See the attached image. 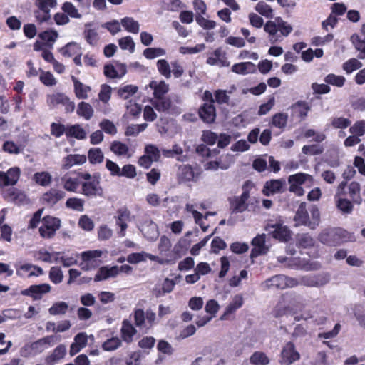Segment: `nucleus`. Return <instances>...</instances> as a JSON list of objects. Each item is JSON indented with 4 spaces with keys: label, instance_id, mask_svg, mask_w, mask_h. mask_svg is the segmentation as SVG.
Segmentation results:
<instances>
[{
    "label": "nucleus",
    "instance_id": "obj_55",
    "mask_svg": "<svg viewBox=\"0 0 365 365\" xmlns=\"http://www.w3.org/2000/svg\"><path fill=\"white\" fill-rule=\"evenodd\" d=\"M68 309L66 302H58L54 303L48 309V312L51 315L64 314Z\"/></svg>",
    "mask_w": 365,
    "mask_h": 365
},
{
    "label": "nucleus",
    "instance_id": "obj_40",
    "mask_svg": "<svg viewBox=\"0 0 365 365\" xmlns=\"http://www.w3.org/2000/svg\"><path fill=\"white\" fill-rule=\"evenodd\" d=\"M63 188L68 192H76L78 187V180L77 178H71L69 175L66 174L61 178Z\"/></svg>",
    "mask_w": 365,
    "mask_h": 365
},
{
    "label": "nucleus",
    "instance_id": "obj_16",
    "mask_svg": "<svg viewBox=\"0 0 365 365\" xmlns=\"http://www.w3.org/2000/svg\"><path fill=\"white\" fill-rule=\"evenodd\" d=\"M266 235L260 234L255 237L252 240L253 246L251 250L250 257L255 258L259 255H264L269 251V247L266 245Z\"/></svg>",
    "mask_w": 365,
    "mask_h": 365
},
{
    "label": "nucleus",
    "instance_id": "obj_23",
    "mask_svg": "<svg viewBox=\"0 0 365 365\" xmlns=\"http://www.w3.org/2000/svg\"><path fill=\"white\" fill-rule=\"evenodd\" d=\"M88 342V336L85 332H81L74 337V341L70 346L69 354L71 356L81 351L86 347Z\"/></svg>",
    "mask_w": 365,
    "mask_h": 365
},
{
    "label": "nucleus",
    "instance_id": "obj_56",
    "mask_svg": "<svg viewBox=\"0 0 365 365\" xmlns=\"http://www.w3.org/2000/svg\"><path fill=\"white\" fill-rule=\"evenodd\" d=\"M121 341L118 337H112L107 339L102 344V348L106 351H113L121 346Z\"/></svg>",
    "mask_w": 365,
    "mask_h": 365
},
{
    "label": "nucleus",
    "instance_id": "obj_49",
    "mask_svg": "<svg viewBox=\"0 0 365 365\" xmlns=\"http://www.w3.org/2000/svg\"><path fill=\"white\" fill-rule=\"evenodd\" d=\"M135 324L140 329H148L145 322V312L142 309H137L133 313Z\"/></svg>",
    "mask_w": 365,
    "mask_h": 365
},
{
    "label": "nucleus",
    "instance_id": "obj_25",
    "mask_svg": "<svg viewBox=\"0 0 365 365\" xmlns=\"http://www.w3.org/2000/svg\"><path fill=\"white\" fill-rule=\"evenodd\" d=\"M162 153L164 157L168 158H175L180 162L187 160V155H183V149L178 144H174L170 149H163Z\"/></svg>",
    "mask_w": 365,
    "mask_h": 365
},
{
    "label": "nucleus",
    "instance_id": "obj_58",
    "mask_svg": "<svg viewBox=\"0 0 365 365\" xmlns=\"http://www.w3.org/2000/svg\"><path fill=\"white\" fill-rule=\"evenodd\" d=\"M128 150L127 145L120 141H113L110 145V150L117 155H125Z\"/></svg>",
    "mask_w": 365,
    "mask_h": 365
},
{
    "label": "nucleus",
    "instance_id": "obj_5",
    "mask_svg": "<svg viewBox=\"0 0 365 365\" xmlns=\"http://www.w3.org/2000/svg\"><path fill=\"white\" fill-rule=\"evenodd\" d=\"M252 187V185L249 182H246L242 186V195L230 198L229 201L232 212L240 213L247 210V201L250 197V190Z\"/></svg>",
    "mask_w": 365,
    "mask_h": 365
},
{
    "label": "nucleus",
    "instance_id": "obj_50",
    "mask_svg": "<svg viewBox=\"0 0 365 365\" xmlns=\"http://www.w3.org/2000/svg\"><path fill=\"white\" fill-rule=\"evenodd\" d=\"M34 180L41 186H48L51 182L52 177L48 172H39L34 174Z\"/></svg>",
    "mask_w": 365,
    "mask_h": 365
},
{
    "label": "nucleus",
    "instance_id": "obj_8",
    "mask_svg": "<svg viewBox=\"0 0 365 365\" xmlns=\"http://www.w3.org/2000/svg\"><path fill=\"white\" fill-rule=\"evenodd\" d=\"M265 230L268 232L273 238L281 242H287L291 239L292 232L287 226L280 222L267 223Z\"/></svg>",
    "mask_w": 365,
    "mask_h": 365
},
{
    "label": "nucleus",
    "instance_id": "obj_24",
    "mask_svg": "<svg viewBox=\"0 0 365 365\" xmlns=\"http://www.w3.org/2000/svg\"><path fill=\"white\" fill-rule=\"evenodd\" d=\"M26 272L29 273L28 277H38L43 274V270L41 267L32 264H22L16 269V274L19 277H24Z\"/></svg>",
    "mask_w": 365,
    "mask_h": 365
},
{
    "label": "nucleus",
    "instance_id": "obj_37",
    "mask_svg": "<svg viewBox=\"0 0 365 365\" xmlns=\"http://www.w3.org/2000/svg\"><path fill=\"white\" fill-rule=\"evenodd\" d=\"M243 304V297L241 295H235L230 304L226 307L224 314L221 317V319H226L229 314L234 313L237 309Z\"/></svg>",
    "mask_w": 365,
    "mask_h": 365
},
{
    "label": "nucleus",
    "instance_id": "obj_43",
    "mask_svg": "<svg viewBox=\"0 0 365 365\" xmlns=\"http://www.w3.org/2000/svg\"><path fill=\"white\" fill-rule=\"evenodd\" d=\"M351 41L355 48L360 53L358 55L359 59L365 58V37L364 39H361L356 34H353L351 36Z\"/></svg>",
    "mask_w": 365,
    "mask_h": 365
},
{
    "label": "nucleus",
    "instance_id": "obj_15",
    "mask_svg": "<svg viewBox=\"0 0 365 365\" xmlns=\"http://www.w3.org/2000/svg\"><path fill=\"white\" fill-rule=\"evenodd\" d=\"M21 170L17 167L11 168L6 172L0 171V187L16 185Z\"/></svg>",
    "mask_w": 365,
    "mask_h": 365
},
{
    "label": "nucleus",
    "instance_id": "obj_10",
    "mask_svg": "<svg viewBox=\"0 0 365 365\" xmlns=\"http://www.w3.org/2000/svg\"><path fill=\"white\" fill-rule=\"evenodd\" d=\"M61 226L59 219L51 216L44 217L39 227L40 235L43 238H51Z\"/></svg>",
    "mask_w": 365,
    "mask_h": 365
},
{
    "label": "nucleus",
    "instance_id": "obj_31",
    "mask_svg": "<svg viewBox=\"0 0 365 365\" xmlns=\"http://www.w3.org/2000/svg\"><path fill=\"white\" fill-rule=\"evenodd\" d=\"M360 191L361 187L359 182L353 181L349 184L348 195L353 203L360 205L362 202Z\"/></svg>",
    "mask_w": 365,
    "mask_h": 365
},
{
    "label": "nucleus",
    "instance_id": "obj_17",
    "mask_svg": "<svg viewBox=\"0 0 365 365\" xmlns=\"http://www.w3.org/2000/svg\"><path fill=\"white\" fill-rule=\"evenodd\" d=\"M99 176L94 175V179L82 183V192L88 197L101 196L103 190L100 185Z\"/></svg>",
    "mask_w": 365,
    "mask_h": 365
},
{
    "label": "nucleus",
    "instance_id": "obj_11",
    "mask_svg": "<svg viewBox=\"0 0 365 365\" xmlns=\"http://www.w3.org/2000/svg\"><path fill=\"white\" fill-rule=\"evenodd\" d=\"M51 287L49 284H33L28 288L22 289L20 294L22 296L29 297L33 300H40L43 296L51 292Z\"/></svg>",
    "mask_w": 365,
    "mask_h": 365
},
{
    "label": "nucleus",
    "instance_id": "obj_63",
    "mask_svg": "<svg viewBox=\"0 0 365 365\" xmlns=\"http://www.w3.org/2000/svg\"><path fill=\"white\" fill-rule=\"evenodd\" d=\"M127 113L136 118L142 111L141 106L133 101H129L126 103Z\"/></svg>",
    "mask_w": 365,
    "mask_h": 365
},
{
    "label": "nucleus",
    "instance_id": "obj_36",
    "mask_svg": "<svg viewBox=\"0 0 365 365\" xmlns=\"http://www.w3.org/2000/svg\"><path fill=\"white\" fill-rule=\"evenodd\" d=\"M149 86L154 91L155 98L163 97L169 90V85L163 81L160 82L153 81L150 83Z\"/></svg>",
    "mask_w": 365,
    "mask_h": 365
},
{
    "label": "nucleus",
    "instance_id": "obj_42",
    "mask_svg": "<svg viewBox=\"0 0 365 365\" xmlns=\"http://www.w3.org/2000/svg\"><path fill=\"white\" fill-rule=\"evenodd\" d=\"M151 103L153 106L159 112H165L171 106V101L170 98L164 97L155 98Z\"/></svg>",
    "mask_w": 365,
    "mask_h": 365
},
{
    "label": "nucleus",
    "instance_id": "obj_1",
    "mask_svg": "<svg viewBox=\"0 0 365 365\" xmlns=\"http://www.w3.org/2000/svg\"><path fill=\"white\" fill-rule=\"evenodd\" d=\"M284 295L287 297V299L292 314L300 313V315L294 317L295 321L308 320L314 318V312L307 309L308 306V300L307 299L294 293H287Z\"/></svg>",
    "mask_w": 365,
    "mask_h": 365
},
{
    "label": "nucleus",
    "instance_id": "obj_21",
    "mask_svg": "<svg viewBox=\"0 0 365 365\" xmlns=\"http://www.w3.org/2000/svg\"><path fill=\"white\" fill-rule=\"evenodd\" d=\"M119 273V267L118 266H103L97 272L95 277V282L106 280L109 278L115 277Z\"/></svg>",
    "mask_w": 365,
    "mask_h": 365
},
{
    "label": "nucleus",
    "instance_id": "obj_26",
    "mask_svg": "<svg viewBox=\"0 0 365 365\" xmlns=\"http://www.w3.org/2000/svg\"><path fill=\"white\" fill-rule=\"evenodd\" d=\"M144 236L150 241L155 240L159 235L158 226L151 220L145 221L140 228Z\"/></svg>",
    "mask_w": 365,
    "mask_h": 365
},
{
    "label": "nucleus",
    "instance_id": "obj_18",
    "mask_svg": "<svg viewBox=\"0 0 365 365\" xmlns=\"http://www.w3.org/2000/svg\"><path fill=\"white\" fill-rule=\"evenodd\" d=\"M213 102L212 99L210 102L204 103L199 110L200 117L205 123H211L215 119L216 113Z\"/></svg>",
    "mask_w": 365,
    "mask_h": 365
},
{
    "label": "nucleus",
    "instance_id": "obj_47",
    "mask_svg": "<svg viewBox=\"0 0 365 365\" xmlns=\"http://www.w3.org/2000/svg\"><path fill=\"white\" fill-rule=\"evenodd\" d=\"M77 113L86 120H89L93 116V109L89 103L82 101L78 105Z\"/></svg>",
    "mask_w": 365,
    "mask_h": 365
},
{
    "label": "nucleus",
    "instance_id": "obj_32",
    "mask_svg": "<svg viewBox=\"0 0 365 365\" xmlns=\"http://www.w3.org/2000/svg\"><path fill=\"white\" fill-rule=\"evenodd\" d=\"M312 181L313 178L310 175L303 173L291 175L288 178L289 183H293L299 185L307 184V185L309 186L312 184Z\"/></svg>",
    "mask_w": 365,
    "mask_h": 365
},
{
    "label": "nucleus",
    "instance_id": "obj_33",
    "mask_svg": "<svg viewBox=\"0 0 365 365\" xmlns=\"http://www.w3.org/2000/svg\"><path fill=\"white\" fill-rule=\"evenodd\" d=\"M232 71L237 74L246 75L254 73L255 71V66L252 62L238 63L232 66Z\"/></svg>",
    "mask_w": 365,
    "mask_h": 365
},
{
    "label": "nucleus",
    "instance_id": "obj_4",
    "mask_svg": "<svg viewBox=\"0 0 365 365\" xmlns=\"http://www.w3.org/2000/svg\"><path fill=\"white\" fill-rule=\"evenodd\" d=\"M348 232L344 229L336 227L324 230L319 235V241L324 245L336 246L346 242Z\"/></svg>",
    "mask_w": 365,
    "mask_h": 365
},
{
    "label": "nucleus",
    "instance_id": "obj_22",
    "mask_svg": "<svg viewBox=\"0 0 365 365\" xmlns=\"http://www.w3.org/2000/svg\"><path fill=\"white\" fill-rule=\"evenodd\" d=\"M118 215L115 217L116 219V225L120 227V230L118 234L120 237H124L125 235V230L128 227L127 222L130 221V211L125 208H121L117 212Z\"/></svg>",
    "mask_w": 365,
    "mask_h": 365
},
{
    "label": "nucleus",
    "instance_id": "obj_52",
    "mask_svg": "<svg viewBox=\"0 0 365 365\" xmlns=\"http://www.w3.org/2000/svg\"><path fill=\"white\" fill-rule=\"evenodd\" d=\"M362 66V63L358 59L351 58L343 63L342 68L347 74H350L354 71L361 68Z\"/></svg>",
    "mask_w": 365,
    "mask_h": 365
},
{
    "label": "nucleus",
    "instance_id": "obj_20",
    "mask_svg": "<svg viewBox=\"0 0 365 365\" xmlns=\"http://www.w3.org/2000/svg\"><path fill=\"white\" fill-rule=\"evenodd\" d=\"M285 185V180L283 179L272 180L267 181L263 188V193L267 195L282 192Z\"/></svg>",
    "mask_w": 365,
    "mask_h": 365
},
{
    "label": "nucleus",
    "instance_id": "obj_39",
    "mask_svg": "<svg viewBox=\"0 0 365 365\" xmlns=\"http://www.w3.org/2000/svg\"><path fill=\"white\" fill-rule=\"evenodd\" d=\"M277 260L280 263H284L285 262H287V260L289 261V263H288V267H291V268H296V269H304L306 271H309V270H314V269H317L319 268V264H304V265H297V263H296V259H288L286 257H283V256H279L277 257Z\"/></svg>",
    "mask_w": 365,
    "mask_h": 365
},
{
    "label": "nucleus",
    "instance_id": "obj_60",
    "mask_svg": "<svg viewBox=\"0 0 365 365\" xmlns=\"http://www.w3.org/2000/svg\"><path fill=\"white\" fill-rule=\"evenodd\" d=\"M250 363L255 365H267L269 360L265 354L262 352H255L250 359Z\"/></svg>",
    "mask_w": 365,
    "mask_h": 365
},
{
    "label": "nucleus",
    "instance_id": "obj_35",
    "mask_svg": "<svg viewBox=\"0 0 365 365\" xmlns=\"http://www.w3.org/2000/svg\"><path fill=\"white\" fill-rule=\"evenodd\" d=\"M136 334V330L127 320H124L123 322L122 327H121V336L123 339L127 342L130 343L133 341V337Z\"/></svg>",
    "mask_w": 365,
    "mask_h": 365
},
{
    "label": "nucleus",
    "instance_id": "obj_38",
    "mask_svg": "<svg viewBox=\"0 0 365 365\" xmlns=\"http://www.w3.org/2000/svg\"><path fill=\"white\" fill-rule=\"evenodd\" d=\"M87 135L85 130L78 124L67 127L66 136L72 137L78 140L86 139Z\"/></svg>",
    "mask_w": 365,
    "mask_h": 365
},
{
    "label": "nucleus",
    "instance_id": "obj_34",
    "mask_svg": "<svg viewBox=\"0 0 365 365\" xmlns=\"http://www.w3.org/2000/svg\"><path fill=\"white\" fill-rule=\"evenodd\" d=\"M296 225H307L309 222V215L306 208V203L302 202L294 218Z\"/></svg>",
    "mask_w": 365,
    "mask_h": 365
},
{
    "label": "nucleus",
    "instance_id": "obj_12",
    "mask_svg": "<svg viewBox=\"0 0 365 365\" xmlns=\"http://www.w3.org/2000/svg\"><path fill=\"white\" fill-rule=\"evenodd\" d=\"M35 5L38 10L35 11V16L40 22L48 21L51 18L50 10L56 5V0H36Z\"/></svg>",
    "mask_w": 365,
    "mask_h": 365
},
{
    "label": "nucleus",
    "instance_id": "obj_44",
    "mask_svg": "<svg viewBox=\"0 0 365 365\" xmlns=\"http://www.w3.org/2000/svg\"><path fill=\"white\" fill-rule=\"evenodd\" d=\"M121 24L128 32L133 34H138L139 32V23L131 17H125L122 19Z\"/></svg>",
    "mask_w": 365,
    "mask_h": 365
},
{
    "label": "nucleus",
    "instance_id": "obj_59",
    "mask_svg": "<svg viewBox=\"0 0 365 365\" xmlns=\"http://www.w3.org/2000/svg\"><path fill=\"white\" fill-rule=\"evenodd\" d=\"M288 115L283 113L275 114L272 117V124L278 128H284L287 123Z\"/></svg>",
    "mask_w": 365,
    "mask_h": 365
},
{
    "label": "nucleus",
    "instance_id": "obj_62",
    "mask_svg": "<svg viewBox=\"0 0 365 365\" xmlns=\"http://www.w3.org/2000/svg\"><path fill=\"white\" fill-rule=\"evenodd\" d=\"M49 279L56 284L61 283L63 279L61 269L58 267H52L49 272Z\"/></svg>",
    "mask_w": 365,
    "mask_h": 365
},
{
    "label": "nucleus",
    "instance_id": "obj_3",
    "mask_svg": "<svg viewBox=\"0 0 365 365\" xmlns=\"http://www.w3.org/2000/svg\"><path fill=\"white\" fill-rule=\"evenodd\" d=\"M56 341L57 338L53 335L41 338L30 344H26L21 349L20 354L24 357H27L29 354H39L53 346Z\"/></svg>",
    "mask_w": 365,
    "mask_h": 365
},
{
    "label": "nucleus",
    "instance_id": "obj_29",
    "mask_svg": "<svg viewBox=\"0 0 365 365\" xmlns=\"http://www.w3.org/2000/svg\"><path fill=\"white\" fill-rule=\"evenodd\" d=\"M71 80L73 83L74 92L76 96L78 99H86L88 98V93L91 91V87L85 85L77 79L75 76H71Z\"/></svg>",
    "mask_w": 365,
    "mask_h": 365
},
{
    "label": "nucleus",
    "instance_id": "obj_19",
    "mask_svg": "<svg viewBox=\"0 0 365 365\" xmlns=\"http://www.w3.org/2000/svg\"><path fill=\"white\" fill-rule=\"evenodd\" d=\"M287 296L283 294L272 311L275 318H282L293 314L288 304Z\"/></svg>",
    "mask_w": 365,
    "mask_h": 365
},
{
    "label": "nucleus",
    "instance_id": "obj_57",
    "mask_svg": "<svg viewBox=\"0 0 365 365\" xmlns=\"http://www.w3.org/2000/svg\"><path fill=\"white\" fill-rule=\"evenodd\" d=\"M138 91V87L133 85H126L123 87H120L118 89V96L123 98L127 99L130 96H133Z\"/></svg>",
    "mask_w": 365,
    "mask_h": 365
},
{
    "label": "nucleus",
    "instance_id": "obj_28",
    "mask_svg": "<svg viewBox=\"0 0 365 365\" xmlns=\"http://www.w3.org/2000/svg\"><path fill=\"white\" fill-rule=\"evenodd\" d=\"M66 196V193L59 190L51 189L43 195V200L48 205H53L57 203L59 200L63 199Z\"/></svg>",
    "mask_w": 365,
    "mask_h": 365
},
{
    "label": "nucleus",
    "instance_id": "obj_64",
    "mask_svg": "<svg viewBox=\"0 0 365 365\" xmlns=\"http://www.w3.org/2000/svg\"><path fill=\"white\" fill-rule=\"evenodd\" d=\"M349 132L359 137L364 135L365 134V120H362L356 122L351 127H350Z\"/></svg>",
    "mask_w": 365,
    "mask_h": 365
},
{
    "label": "nucleus",
    "instance_id": "obj_61",
    "mask_svg": "<svg viewBox=\"0 0 365 365\" xmlns=\"http://www.w3.org/2000/svg\"><path fill=\"white\" fill-rule=\"evenodd\" d=\"M324 81L327 83L336 86L337 87H342L345 83L346 78L342 76H336L331 73L325 77Z\"/></svg>",
    "mask_w": 365,
    "mask_h": 365
},
{
    "label": "nucleus",
    "instance_id": "obj_9",
    "mask_svg": "<svg viewBox=\"0 0 365 365\" xmlns=\"http://www.w3.org/2000/svg\"><path fill=\"white\" fill-rule=\"evenodd\" d=\"M46 103L51 108H56L58 105H62L65 107V110L68 113L73 112L75 108L74 103L71 101L69 98L62 93L47 95Z\"/></svg>",
    "mask_w": 365,
    "mask_h": 365
},
{
    "label": "nucleus",
    "instance_id": "obj_48",
    "mask_svg": "<svg viewBox=\"0 0 365 365\" xmlns=\"http://www.w3.org/2000/svg\"><path fill=\"white\" fill-rule=\"evenodd\" d=\"M88 160L92 164L101 163L104 158L103 153L99 148H93L88 153Z\"/></svg>",
    "mask_w": 365,
    "mask_h": 365
},
{
    "label": "nucleus",
    "instance_id": "obj_45",
    "mask_svg": "<svg viewBox=\"0 0 365 365\" xmlns=\"http://www.w3.org/2000/svg\"><path fill=\"white\" fill-rule=\"evenodd\" d=\"M84 204L85 201L83 199L70 197L66 202V207L76 212H83L84 210Z\"/></svg>",
    "mask_w": 365,
    "mask_h": 365
},
{
    "label": "nucleus",
    "instance_id": "obj_27",
    "mask_svg": "<svg viewBox=\"0 0 365 365\" xmlns=\"http://www.w3.org/2000/svg\"><path fill=\"white\" fill-rule=\"evenodd\" d=\"M86 161L84 155L74 154L68 155L63 159L62 168L68 170L77 165H82Z\"/></svg>",
    "mask_w": 365,
    "mask_h": 365
},
{
    "label": "nucleus",
    "instance_id": "obj_13",
    "mask_svg": "<svg viewBox=\"0 0 365 365\" xmlns=\"http://www.w3.org/2000/svg\"><path fill=\"white\" fill-rule=\"evenodd\" d=\"M299 359V353L296 350L294 344L289 341L282 349L279 363L281 365H291Z\"/></svg>",
    "mask_w": 365,
    "mask_h": 365
},
{
    "label": "nucleus",
    "instance_id": "obj_41",
    "mask_svg": "<svg viewBox=\"0 0 365 365\" xmlns=\"http://www.w3.org/2000/svg\"><path fill=\"white\" fill-rule=\"evenodd\" d=\"M336 206L344 215L351 214L354 209L352 201L343 197H339L336 200Z\"/></svg>",
    "mask_w": 365,
    "mask_h": 365
},
{
    "label": "nucleus",
    "instance_id": "obj_54",
    "mask_svg": "<svg viewBox=\"0 0 365 365\" xmlns=\"http://www.w3.org/2000/svg\"><path fill=\"white\" fill-rule=\"evenodd\" d=\"M159 73L166 78L171 77V68L168 62L165 59H160L156 63Z\"/></svg>",
    "mask_w": 365,
    "mask_h": 365
},
{
    "label": "nucleus",
    "instance_id": "obj_14",
    "mask_svg": "<svg viewBox=\"0 0 365 365\" xmlns=\"http://www.w3.org/2000/svg\"><path fill=\"white\" fill-rule=\"evenodd\" d=\"M295 287L302 285L309 287H318L326 284L328 279L321 275H305L295 278Z\"/></svg>",
    "mask_w": 365,
    "mask_h": 365
},
{
    "label": "nucleus",
    "instance_id": "obj_7",
    "mask_svg": "<svg viewBox=\"0 0 365 365\" xmlns=\"http://www.w3.org/2000/svg\"><path fill=\"white\" fill-rule=\"evenodd\" d=\"M295 284V278L283 274L273 276L262 283V286L265 289L277 288L281 289L294 287Z\"/></svg>",
    "mask_w": 365,
    "mask_h": 365
},
{
    "label": "nucleus",
    "instance_id": "obj_2",
    "mask_svg": "<svg viewBox=\"0 0 365 365\" xmlns=\"http://www.w3.org/2000/svg\"><path fill=\"white\" fill-rule=\"evenodd\" d=\"M264 30L269 34L271 43L282 41L284 36H287L292 31V27L282 18L277 17L274 21H268Z\"/></svg>",
    "mask_w": 365,
    "mask_h": 365
},
{
    "label": "nucleus",
    "instance_id": "obj_6",
    "mask_svg": "<svg viewBox=\"0 0 365 365\" xmlns=\"http://www.w3.org/2000/svg\"><path fill=\"white\" fill-rule=\"evenodd\" d=\"M200 170L188 164L179 165L176 173L178 181L180 183L196 182L200 175Z\"/></svg>",
    "mask_w": 365,
    "mask_h": 365
},
{
    "label": "nucleus",
    "instance_id": "obj_51",
    "mask_svg": "<svg viewBox=\"0 0 365 365\" xmlns=\"http://www.w3.org/2000/svg\"><path fill=\"white\" fill-rule=\"evenodd\" d=\"M255 10L261 15L267 18H272L274 16V11L269 5L264 1L258 2L255 6Z\"/></svg>",
    "mask_w": 365,
    "mask_h": 365
},
{
    "label": "nucleus",
    "instance_id": "obj_53",
    "mask_svg": "<svg viewBox=\"0 0 365 365\" xmlns=\"http://www.w3.org/2000/svg\"><path fill=\"white\" fill-rule=\"evenodd\" d=\"M39 36L47 46L52 47L58 38V33L53 30L45 31Z\"/></svg>",
    "mask_w": 365,
    "mask_h": 365
},
{
    "label": "nucleus",
    "instance_id": "obj_46",
    "mask_svg": "<svg viewBox=\"0 0 365 365\" xmlns=\"http://www.w3.org/2000/svg\"><path fill=\"white\" fill-rule=\"evenodd\" d=\"M292 112L298 115L300 118H304L307 115L310 107L304 101H298L292 106Z\"/></svg>",
    "mask_w": 365,
    "mask_h": 365
},
{
    "label": "nucleus",
    "instance_id": "obj_30",
    "mask_svg": "<svg viewBox=\"0 0 365 365\" xmlns=\"http://www.w3.org/2000/svg\"><path fill=\"white\" fill-rule=\"evenodd\" d=\"M66 354V347L63 344L56 346L52 354L46 358V362L48 365H53L55 362L64 358Z\"/></svg>",
    "mask_w": 365,
    "mask_h": 365
}]
</instances>
